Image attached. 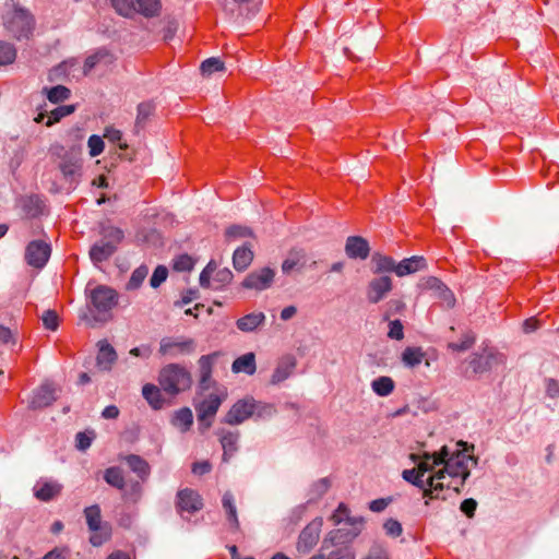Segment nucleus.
Listing matches in <instances>:
<instances>
[{
    "label": "nucleus",
    "mask_w": 559,
    "mask_h": 559,
    "mask_svg": "<svg viewBox=\"0 0 559 559\" xmlns=\"http://www.w3.org/2000/svg\"><path fill=\"white\" fill-rule=\"evenodd\" d=\"M275 276V271L271 267H262L249 273L242 282L247 289L264 290L271 287Z\"/></svg>",
    "instance_id": "4468645a"
},
{
    "label": "nucleus",
    "mask_w": 559,
    "mask_h": 559,
    "mask_svg": "<svg viewBox=\"0 0 559 559\" xmlns=\"http://www.w3.org/2000/svg\"><path fill=\"white\" fill-rule=\"evenodd\" d=\"M383 530L391 537H399L403 533L402 524L395 519H388L383 524Z\"/></svg>",
    "instance_id": "bf43d9fd"
},
{
    "label": "nucleus",
    "mask_w": 559,
    "mask_h": 559,
    "mask_svg": "<svg viewBox=\"0 0 559 559\" xmlns=\"http://www.w3.org/2000/svg\"><path fill=\"white\" fill-rule=\"evenodd\" d=\"M345 252L350 259L366 260L370 253L368 241L360 236H349L346 239Z\"/></svg>",
    "instance_id": "412c9836"
},
{
    "label": "nucleus",
    "mask_w": 559,
    "mask_h": 559,
    "mask_svg": "<svg viewBox=\"0 0 559 559\" xmlns=\"http://www.w3.org/2000/svg\"><path fill=\"white\" fill-rule=\"evenodd\" d=\"M155 109V104L151 100L142 102L138 105L134 124L136 131L144 129L150 118L154 115Z\"/></svg>",
    "instance_id": "2f4dec72"
},
{
    "label": "nucleus",
    "mask_w": 559,
    "mask_h": 559,
    "mask_svg": "<svg viewBox=\"0 0 559 559\" xmlns=\"http://www.w3.org/2000/svg\"><path fill=\"white\" fill-rule=\"evenodd\" d=\"M176 507L179 513H194L203 508L201 496L193 489L185 488L177 492Z\"/></svg>",
    "instance_id": "f3484780"
},
{
    "label": "nucleus",
    "mask_w": 559,
    "mask_h": 559,
    "mask_svg": "<svg viewBox=\"0 0 559 559\" xmlns=\"http://www.w3.org/2000/svg\"><path fill=\"white\" fill-rule=\"evenodd\" d=\"M142 394L152 408L160 409L164 407L165 399L162 395L160 389L155 384L147 383L143 385Z\"/></svg>",
    "instance_id": "473e14b6"
},
{
    "label": "nucleus",
    "mask_w": 559,
    "mask_h": 559,
    "mask_svg": "<svg viewBox=\"0 0 559 559\" xmlns=\"http://www.w3.org/2000/svg\"><path fill=\"white\" fill-rule=\"evenodd\" d=\"M98 345L97 366L102 370H109L117 359L116 350L107 341H100Z\"/></svg>",
    "instance_id": "bb28decb"
},
{
    "label": "nucleus",
    "mask_w": 559,
    "mask_h": 559,
    "mask_svg": "<svg viewBox=\"0 0 559 559\" xmlns=\"http://www.w3.org/2000/svg\"><path fill=\"white\" fill-rule=\"evenodd\" d=\"M17 56V50L12 43L0 40V67L12 64Z\"/></svg>",
    "instance_id": "a18cd8bd"
},
{
    "label": "nucleus",
    "mask_w": 559,
    "mask_h": 559,
    "mask_svg": "<svg viewBox=\"0 0 559 559\" xmlns=\"http://www.w3.org/2000/svg\"><path fill=\"white\" fill-rule=\"evenodd\" d=\"M338 540L331 542L330 536L325 538L317 554L309 559H356V554L349 545H337ZM342 544L345 542L340 540Z\"/></svg>",
    "instance_id": "9d476101"
},
{
    "label": "nucleus",
    "mask_w": 559,
    "mask_h": 559,
    "mask_svg": "<svg viewBox=\"0 0 559 559\" xmlns=\"http://www.w3.org/2000/svg\"><path fill=\"white\" fill-rule=\"evenodd\" d=\"M223 508L226 512L227 520L230 523L233 530L237 531L239 528V521L237 516V510L234 502V497L230 492H225L222 499Z\"/></svg>",
    "instance_id": "4c0bfd02"
},
{
    "label": "nucleus",
    "mask_w": 559,
    "mask_h": 559,
    "mask_svg": "<svg viewBox=\"0 0 559 559\" xmlns=\"http://www.w3.org/2000/svg\"><path fill=\"white\" fill-rule=\"evenodd\" d=\"M388 336L391 340L401 341L404 338V326L400 320H390L389 321V332Z\"/></svg>",
    "instance_id": "052dcab7"
},
{
    "label": "nucleus",
    "mask_w": 559,
    "mask_h": 559,
    "mask_svg": "<svg viewBox=\"0 0 559 559\" xmlns=\"http://www.w3.org/2000/svg\"><path fill=\"white\" fill-rule=\"evenodd\" d=\"M425 357L420 347H406L402 353V361L405 366L414 368L418 366Z\"/></svg>",
    "instance_id": "37998d69"
},
{
    "label": "nucleus",
    "mask_w": 559,
    "mask_h": 559,
    "mask_svg": "<svg viewBox=\"0 0 559 559\" xmlns=\"http://www.w3.org/2000/svg\"><path fill=\"white\" fill-rule=\"evenodd\" d=\"M104 479L108 485H110L119 490L124 489L126 480H124L123 472L120 467H117V466L108 467L104 473Z\"/></svg>",
    "instance_id": "ea45409f"
},
{
    "label": "nucleus",
    "mask_w": 559,
    "mask_h": 559,
    "mask_svg": "<svg viewBox=\"0 0 559 559\" xmlns=\"http://www.w3.org/2000/svg\"><path fill=\"white\" fill-rule=\"evenodd\" d=\"M371 261L374 265V274H380L384 272H394L396 274L397 263H395L393 258L376 252L373 253Z\"/></svg>",
    "instance_id": "f704fd0d"
},
{
    "label": "nucleus",
    "mask_w": 559,
    "mask_h": 559,
    "mask_svg": "<svg viewBox=\"0 0 559 559\" xmlns=\"http://www.w3.org/2000/svg\"><path fill=\"white\" fill-rule=\"evenodd\" d=\"M115 252L116 249L112 245L99 240L91 248L90 257L93 262L100 263L108 260Z\"/></svg>",
    "instance_id": "c756f323"
},
{
    "label": "nucleus",
    "mask_w": 559,
    "mask_h": 559,
    "mask_svg": "<svg viewBox=\"0 0 559 559\" xmlns=\"http://www.w3.org/2000/svg\"><path fill=\"white\" fill-rule=\"evenodd\" d=\"M130 469L138 475V477L145 481L151 474L150 464L140 455L129 454L124 457Z\"/></svg>",
    "instance_id": "c85d7f7f"
},
{
    "label": "nucleus",
    "mask_w": 559,
    "mask_h": 559,
    "mask_svg": "<svg viewBox=\"0 0 559 559\" xmlns=\"http://www.w3.org/2000/svg\"><path fill=\"white\" fill-rule=\"evenodd\" d=\"M365 559H389V556L382 546L374 545L370 548Z\"/></svg>",
    "instance_id": "774afa93"
},
{
    "label": "nucleus",
    "mask_w": 559,
    "mask_h": 559,
    "mask_svg": "<svg viewBox=\"0 0 559 559\" xmlns=\"http://www.w3.org/2000/svg\"><path fill=\"white\" fill-rule=\"evenodd\" d=\"M296 365L297 361L293 355H285L281 357L272 374L271 383L278 384L285 381L294 372Z\"/></svg>",
    "instance_id": "5701e85b"
},
{
    "label": "nucleus",
    "mask_w": 559,
    "mask_h": 559,
    "mask_svg": "<svg viewBox=\"0 0 559 559\" xmlns=\"http://www.w3.org/2000/svg\"><path fill=\"white\" fill-rule=\"evenodd\" d=\"M50 255V247L44 241H32L27 245L25 250V260L27 264L40 269L43 267Z\"/></svg>",
    "instance_id": "2eb2a0df"
},
{
    "label": "nucleus",
    "mask_w": 559,
    "mask_h": 559,
    "mask_svg": "<svg viewBox=\"0 0 559 559\" xmlns=\"http://www.w3.org/2000/svg\"><path fill=\"white\" fill-rule=\"evenodd\" d=\"M194 349V341L186 337H164L159 344V353L173 357L179 354H191Z\"/></svg>",
    "instance_id": "ddd939ff"
},
{
    "label": "nucleus",
    "mask_w": 559,
    "mask_h": 559,
    "mask_svg": "<svg viewBox=\"0 0 559 559\" xmlns=\"http://www.w3.org/2000/svg\"><path fill=\"white\" fill-rule=\"evenodd\" d=\"M371 388L377 395L388 396L394 391L395 383L392 378L381 376L371 382Z\"/></svg>",
    "instance_id": "a19ab883"
},
{
    "label": "nucleus",
    "mask_w": 559,
    "mask_h": 559,
    "mask_svg": "<svg viewBox=\"0 0 559 559\" xmlns=\"http://www.w3.org/2000/svg\"><path fill=\"white\" fill-rule=\"evenodd\" d=\"M147 273H148L147 266L141 265V266L136 267L132 272L129 282L127 283V286H126L127 289L128 290L138 289L142 285L145 277L147 276Z\"/></svg>",
    "instance_id": "8fccbe9b"
},
{
    "label": "nucleus",
    "mask_w": 559,
    "mask_h": 559,
    "mask_svg": "<svg viewBox=\"0 0 559 559\" xmlns=\"http://www.w3.org/2000/svg\"><path fill=\"white\" fill-rule=\"evenodd\" d=\"M255 404L253 400H240L227 412L224 423L228 425H239L252 416Z\"/></svg>",
    "instance_id": "dca6fc26"
},
{
    "label": "nucleus",
    "mask_w": 559,
    "mask_h": 559,
    "mask_svg": "<svg viewBox=\"0 0 559 559\" xmlns=\"http://www.w3.org/2000/svg\"><path fill=\"white\" fill-rule=\"evenodd\" d=\"M43 324L46 329L56 331L59 326V317L55 310H47L43 314Z\"/></svg>",
    "instance_id": "e2e57ef3"
},
{
    "label": "nucleus",
    "mask_w": 559,
    "mask_h": 559,
    "mask_svg": "<svg viewBox=\"0 0 559 559\" xmlns=\"http://www.w3.org/2000/svg\"><path fill=\"white\" fill-rule=\"evenodd\" d=\"M507 357L495 348H486L481 354L474 353L468 358V367L464 370V377L473 379L477 374L490 371L493 367L504 365Z\"/></svg>",
    "instance_id": "423d86ee"
},
{
    "label": "nucleus",
    "mask_w": 559,
    "mask_h": 559,
    "mask_svg": "<svg viewBox=\"0 0 559 559\" xmlns=\"http://www.w3.org/2000/svg\"><path fill=\"white\" fill-rule=\"evenodd\" d=\"M253 260V252L250 247L242 246L235 250L233 265L237 271H245Z\"/></svg>",
    "instance_id": "72a5a7b5"
},
{
    "label": "nucleus",
    "mask_w": 559,
    "mask_h": 559,
    "mask_svg": "<svg viewBox=\"0 0 559 559\" xmlns=\"http://www.w3.org/2000/svg\"><path fill=\"white\" fill-rule=\"evenodd\" d=\"M43 92L46 93L48 100L52 104L67 100L71 96V91L63 85H57L50 88L44 87Z\"/></svg>",
    "instance_id": "49530a36"
},
{
    "label": "nucleus",
    "mask_w": 559,
    "mask_h": 559,
    "mask_svg": "<svg viewBox=\"0 0 559 559\" xmlns=\"http://www.w3.org/2000/svg\"><path fill=\"white\" fill-rule=\"evenodd\" d=\"M225 399L226 392L216 390L207 394L201 402L194 404L201 430H207L212 426L213 418Z\"/></svg>",
    "instance_id": "1a4fd4ad"
},
{
    "label": "nucleus",
    "mask_w": 559,
    "mask_h": 559,
    "mask_svg": "<svg viewBox=\"0 0 559 559\" xmlns=\"http://www.w3.org/2000/svg\"><path fill=\"white\" fill-rule=\"evenodd\" d=\"M5 31L16 40L29 39L33 36L36 21L29 10L13 4L2 15Z\"/></svg>",
    "instance_id": "7ed1b4c3"
},
{
    "label": "nucleus",
    "mask_w": 559,
    "mask_h": 559,
    "mask_svg": "<svg viewBox=\"0 0 559 559\" xmlns=\"http://www.w3.org/2000/svg\"><path fill=\"white\" fill-rule=\"evenodd\" d=\"M93 310L96 312L95 319L107 321L111 318L110 311L118 304V293L106 285L96 286L90 295Z\"/></svg>",
    "instance_id": "0eeeda50"
},
{
    "label": "nucleus",
    "mask_w": 559,
    "mask_h": 559,
    "mask_svg": "<svg viewBox=\"0 0 559 559\" xmlns=\"http://www.w3.org/2000/svg\"><path fill=\"white\" fill-rule=\"evenodd\" d=\"M322 527L321 520H313L299 534L296 550L299 555H308L318 544Z\"/></svg>",
    "instance_id": "9b49d317"
},
{
    "label": "nucleus",
    "mask_w": 559,
    "mask_h": 559,
    "mask_svg": "<svg viewBox=\"0 0 559 559\" xmlns=\"http://www.w3.org/2000/svg\"><path fill=\"white\" fill-rule=\"evenodd\" d=\"M61 489L62 486L57 481H37L34 486V495L38 500L47 502L58 497Z\"/></svg>",
    "instance_id": "a878e982"
},
{
    "label": "nucleus",
    "mask_w": 559,
    "mask_h": 559,
    "mask_svg": "<svg viewBox=\"0 0 559 559\" xmlns=\"http://www.w3.org/2000/svg\"><path fill=\"white\" fill-rule=\"evenodd\" d=\"M71 551L68 547H55L43 559H70Z\"/></svg>",
    "instance_id": "338daca9"
},
{
    "label": "nucleus",
    "mask_w": 559,
    "mask_h": 559,
    "mask_svg": "<svg viewBox=\"0 0 559 559\" xmlns=\"http://www.w3.org/2000/svg\"><path fill=\"white\" fill-rule=\"evenodd\" d=\"M52 160L57 164L66 182L76 183L82 176L83 158L80 145L66 147L61 144H53L49 148Z\"/></svg>",
    "instance_id": "f03ea898"
},
{
    "label": "nucleus",
    "mask_w": 559,
    "mask_h": 559,
    "mask_svg": "<svg viewBox=\"0 0 559 559\" xmlns=\"http://www.w3.org/2000/svg\"><path fill=\"white\" fill-rule=\"evenodd\" d=\"M403 478L411 483L412 485L418 487L423 490V497H425V491L429 488L428 478L426 480L423 479V477L419 475L416 467L411 469H404L402 473Z\"/></svg>",
    "instance_id": "de8ad7c7"
},
{
    "label": "nucleus",
    "mask_w": 559,
    "mask_h": 559,
    "mask_svg": "<svg viewBox=\"0 0 559 559\" xmlns=\"http://www.w3.org/2000/svg\"><path fill=\"white\" fill-rule=\"evenodd\" d=\"M223 508L226 512L227 520L230 523L233 530L237 531L239 528V521L237 516V510L234 502V497L230 492H225L222 499Z\"/></svg>",
    "instance_id": "58836bf2"
},
{
    "label": "nucleus",
    "mask_w": 559,
    "mask_h": 559,
    "mask_svg": "<svg viewBox=\"0 0 559 559\" xmlns=\"http://www.w3.org/2000/svg\"><path fill=\"white\" fill-rule=\"evenodd\" d=\"M405 309V304L399 299H392L386 304V311L384 320H389L392 316L402 313Z\"/></svg>",
    "instance_id": "0e129e2a"
},
{
    "label": "nucleus",
    "mask_w": 559,
    "mask_h": 559,
    "mask_svg": "<svg viewBox=\"0 0 559 559\" xmlns=\"http://www.w3.org/2000/svg\"><path fill=\"white\" fill-rule=\"evenodd\" d=\"M307 263V253L304 249L293 248L288 251L282 263V272L290 274L293 271H302Z\"/></svg>",
    "instance_id": "aec40b11"
},
{
    "label": "nucleus",
    "mask_w": 559,
    "mask_h": 559,
    "mask_svg": "<svg viewBox=\"0 0 559 559\" xmlns=\"http://www.w3.org/2000/svg\"><path fill=\"white\" fill-rule=\"evenodd\" d=\"M234 372H245L252 376L257 370L255 356L253 353H247L236 358L231 365Z\"/></svg>",
    "instance_id": "7c9ffc66"
},
{
    "label": "nucleus",
    "mask_w": 559,
    "mask_h": 559,
    "mask_svg": "<svg viewBox=\"0 0 559 559\" xmlns=\"http://www.w3.org/2000/svg\"><path fill=\"white\" fill-rule=\"evenodd\" d=\"M74 110H75L74 105H63V106L57 107L56 109H53L50 112L49 119L47 121V126H51L52 123L60 121L61 118L73 114Z\"/></svg>",
    "instance_id": "6e6d98bb"
},
{
    "label": "nucleus",
    "mask_w": 559,
    "mask_h": 559,
    "mask_svg": "<svg viewBox=\"0 0 559 559\" xmlns=\"http://www.w3.org/2000/svg\"><path fill=\"white\" fill-rule=\"evenodd\" d=\"M174 270L179 272L191 271L194 266V261L189 254H180L174 260Z\"/></svg>",
    "instance_id": "13d9d810"
},
{
    "label": "nucleus",
    "mask_w": 559,
    "mask_h": 559,
    "mask_svg": "<svg viewBox=\"0 0 559 559\" xmlns=\"http://www.w3.org/2000/svg\"><path fill=\"white\" fill-rule=\"evenodd\" d=\"M158 382L167 394L177 395L191 388L192 378L183 366L169 364L160 370Z\"/></svg>",
    "instance_id": "39448f33"
},
{
    "label": "nucleus",
    "mask_w": 559,
    "mask_h": 559,
    "mask_svg": "<svg viewBox=\"0 0 559 559\" xmlns=\"http://www.w3.org/2000/svg\"><path fill=\"white\" fill-rule=\"evenodd\" d=\"M104 136L111 143L118 144L120 150H127L128 144L122 141V132L114 127H108L105 130Z\"/></svg>",
    "instance_id": "4d7b16f0"
},
{
    "label": "nucleus",
    "mask_w": 559,
    "mask_h": 559,
    "mask_svg": "<svg viewBox=\"0 0 559 559\" xmlns=\"http://www.w3.org/2000/svg\"><path fill=\"white\" fill-rule=\"evenodd\" d=\"M215 355H204L199 359L200 388L206 390L212 376V367Z\"/></svg>",
    "instance_id": "c9c22d12"
},
{
    "label": "nucleus",
    "mask_w": 559,
    "mask_h": 559,
    "mask_svg": "<svg viewBox=\"0 0 559 559\" xmlns=\"http://www.w3.org/2000/svg\"><path fill=\"white\" fill-rule=\"evenodd\" d=\"M224 62L219 58H209L201 63L200 70L203 75L210 76L215 72L224 71Z\"/></svg>",
    "instance_id": "603ef678"
},
{
    "label": "nucleus",
    "mask_w": 559,
    "mask_h": 559,
    "mask_svg": "<svg viewBox=\"0 0 559 559\" xmlns=\"http://www.w3.org/2000/svg\"><path fill=\"white\" fill-rule=\"evenodd\" d=\"M448 455V447L443 445L439 452H424L421 455L413 453L411 460L417 463L416 469L424 477L427 472H431L436 466L441 465Z\"/></svg>",
    "instance_id": "f8f14e48"
},
{
    "label": "nucleus",
    "mask_w": 559,
    "mask_h": 559,
    "mask_svg": "<svg viewBox=\"0 0 559 559\" xmlns=\"http://www.w3.org/2000/svg\"><path fill=\"white\" fill-rule=\"evenodd\" d=\"M84 516L88 530L92 532L90 543L99 547L111 537V525L102 521V511L98 504H93L84 509Z\"/></svg>",
    "instance_id": "6e6552de"
},
{
    "label": "nucleus",
    "mask_w": 559,
    "mask_h": 559,
    "mask_svg": "<svg viewBox=\"0 0 559 559\" xmlns=\"http://www.w3.org/2000/svg\"><path fill=\"white\" fill-rule=\"evenodd\" d=\"M334 525L344 524L348 527H341L330 532V539L332 543L335 540L352 542L362 531L365 521L362 518H352L349 510L344 503H340L337 509L330 519Z\"/></svg>",
    "instance_id": "20e7f679"
},
{
    "label": "nucleus",
    "mask_w": 559,
    "mask_h": 559,
    "mask_svg": "<svg viewBox=\"0 0 559 559\" xmlns=\"http://www.w3.org/2000/svg\"><path fill=\"white\" fill-rule=\"evenodd\" d=\"M111 63L112 56H108L105 51H97L96 53L88 56L84 62V74L91 72L100 62Z\"/></svg>",
    "instance_id": "09e8293b"
},
{
    "label": "nucleus",
    "mask_w": 559,
    "mask_h": 559,
    "mask_svg": "<svg viewBox=\"0 0 559 559\" xmlns=\"http://www.w3.org/2000/svg\"><path fill=\"white\" fill-rule=\"evenodd\" d=\"M111 5L122 16H132L135 13V0H111Z\"/></svg>",
    "instance_id": "864d4df0"
},
{
    "label": "nucleus",
    "mask_w": 559,
    "mask_h": 559,
    "mask_svg": "<svg viewBox=\"0 0 559 559\" xmlns=\"http://www.w3.org/2000/svg\"><path fill=\"white\" fill-rule=\"evenodd\" d=\"M225 236L228 239H241V238L252 237L253 233L249 227L241 226V225H233L226 229Z\"/></svg>",
    "instance_id": "5fc2aeb1"
},
{
    "label": "nucleus",
    "mask_w": 559,
    "mask_h": 559,
    "mask_svg": "<svg viewBox=\"0 0 559 559\" xmlns=\"http://www.w3.org/2000/svg\"><path fill=\"white\" fill-rule=\"evenodd\" d=\"M465 448L452 454L449 453L442 463L443 467L435 475L428 477L429 488L425 491L426 504L429 503V500L433 499L444 500V496L441 495L444 488H452L454 491L460 492L461 487H463L465 480L471 475L468 463L473 462L476 465L478 460L467 454Z\"/></svg>",
    "instance_id": "f257e3e1"
},
{
    "label": "nucleus",
    "mask_w": 559,
    "mask_h": 559,
    "mask_svg": "<svg viewBox=\"0 0 559 559\" xmlns=\"http://www.w3.org/2000/svg\"><path fill=\"white\" fill-rule=\"evenodd\" d=\"M171 424L181 431H188L193 424V414L189 407H182L177 411L171 419Z\"/></svg>",
    "instance_id": "e433bc0d"
},
{
    "label": "nucleus",
    "mask_w": 559,
    "mask_h": 559,
    "mask_svg": "<svg viewBox=\"0 0 559 559\" xmlns=\"http://www.w3.org/2000/svg\"><path fill=\"white\" fill-rule=\"evenodd\" d=\"M159 9V0H135V13H140L146 17L157 15Z\"/></svg>",
    "instance_id": "79ce46f5"
},
{
    "label": "nucleus",
    "mask_w": 559,
    "mask_h": 559,
    "mask_svg": "<svg viewBox=\"0 0 559 559\" xmlns=\"http://www.w3.org/2000/svg\"><path fill=\"white\" fill-rule=\"evenodd\" d=\"M393 284L390 276H380L371 280L367 288V298L371 304L380 302L391 290Z\"/></svg>",
    "instance_id": "6ab92c4d"
},
{
    "label": "nucleus",
    "mask_w": 559,
    "mask_h": 559,
    "mask_svg": "<svg viewBox=\"0 0 559 559\" xmlns=\"http://www.w3.org/2000/svg\"><path fill=\"white\" fill-rule=\"evenodd\" d=\"M266 317L263 312L257 311L242 316L236 321V326L243 333L254 332L264 325Z\"/></svg>",
    "instance_id": "393cba45"
},
{
    "label": "nucleus",
    "mask_w": 559,
    "mask_h": 559,
    "mask_svg": "<svg viewBox=\"0 0 559 559\" xmlns=\"http://www.w3.org/2000/svg\"><path fill=\"white\" fill-rule=\"evenodd\" d=\"M56 400V390L50 383L40 385L33 394L29 406L33 409L47 407Z\"/></svg>",
    "instance_id": "4be33fe9"
},
{
    "label": "nucleus",
    "mask_w": 559,
    "mask_h": 559,
    "mask_svg": "<svg viewBox=\"0 0 559 559\" xmlns=\"http://www.w3.org/2000/svg\"><path fill=\"white\" fill-rule=\"evenodd\" d=\"M87 145L92 157L100 155L105 147L103 139L98 135H91Z\"/></svg>",
    "instance_id": "680f3d73"
},
{
    "label": "nucleus",
    "mask_w": 559,
    "mask_h": 559,
    "mask_svg": "<svg viewBox=\"0 0 559 559\" xmlns=\"http://www.w3.org/2000/svg\"><path fill=\"white\" fill-rule=\"evenodd\" d=\"M219 442L223 448V460L227 462L234 453L238 450L239 431L219 429L217 432Z\"/></svg>",
    "instance_id": "b1692460"
},
{
    "label": "nucleus",
    "mask_w": 559,
    "mask_h": 559,
    "mask_svg": "<svg viewBox=\"0 0 559 559\" xmlns=\"http://www.w3.org/2000/svg\"><path fill=\"white\" fill-rule=\"evenodd\" d=\"M423 285L426 289L431 290L447 308L451 309L455 306L456 299L453 292L438 277L430 276L425 280Z\"/></svg>",
    "instance_id": "a211bd4d"
},
{
    "label": "nucleus",
    "mask_w": 559,
    "mask_h": 559,
    "mask_svg": "<svg viewBox=\"0 0 559 559\" xmlns=\"http://www.w3.org/2000/svg\"><path fill=\"white\" fill-rule=\"evenodd\" d=\"M124 237L123 231L115 226H104L102 228V239L103 241H106L109 245H112L115 249L117 250L119 243L122 241Z\"/></svg>",
    "instance_id": "c03bdc74"
},
{
    "label": "nucleus",
    "mask_w": 559,
    "mask_h": 559,
    "mask_svg": "<svg viewBox=\"0 0 559 559\" xmlns=\"http://www.w3.org/2000/svg\"><path fill=\"white\" fill-rule=\"evenodd\" d=\"M426 266V260L423 257L414 255L397 263L396 275L402 277L424 270Z\"/></svg>",
    "instance_id": "cd10ccee"
},
{
    "label": "nucleus",
    "mask_w": 559,
    "mask_h": 559,
    "mask_svg": "<svg viewBox=\"0 0 559 559\" xmlns=\"http://www.w3.org/2000/svg\"><path fill=\"white\" fill-rule=\"evenodd\" d=\"M475 340V334L469 331L462 335L460 342H451L448 344V347L453 352H465L474 345Z\"/></svg>",
    "instance_id": "3c124183"
},
{
    "label": "nucleus",
    "mask_w": 559,
    "mask_h": 559,
    "mask_svg": "<svg viewBox=\"0 0 559 559\" xmlns=\"http://www.w3.org/2000/svg\"><path fill=\"white\" fill-rule=\"evenodd\" d=\"M167 276H168V270L163 265H158L154 270L153 275L151 276V280H150L151 286L154 288L158 287L163 282L166 281Z\"/></svg>",
    "instance_id": "69168bd1"
}]
</instances>
